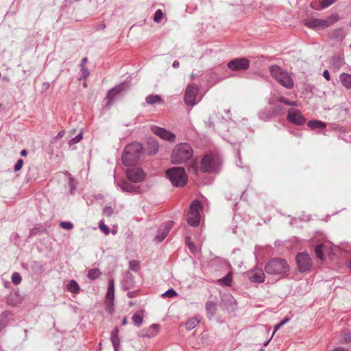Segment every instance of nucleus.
<instances>
[{
  "mask_svg": "<svg viewBox=\"0 0 351 351\" xmlns=\"http://www.w3.org/2000/svg\"><path fill=\"white\" fill-rule=\"evenodd\" d=\"M3 80H5V81H9V78L7 76H3Z\"/></svg>",
  "mask_w": 351,
  "mask_h": 351,
  "instance_id": "62",
  "label": "nucleus"
},
{
  "mask_svg": "<svg viewBox=\"0 0 351 351\" xmlns=\"http://www.w3.org/2000/svg\"><path fill=\"white\" fill-rule=\"evenodd\" d=\"M121 190L123 192L138 193L139 192V186L134 185L129 182V180H123L118 184Z\"/></svg>",
  "mask_w": 351,
  "mask_h": 351,
  "instance_id": "16",
  "label": "nucleus"
},
{
  "mask_svg": "<svg viewBox=\"0 0 351 351\" xmlns=\"http://www.w3.org/2000/svg\"><path fill=\"white\" fill-rule=\"evenodd\" d=\"M20 154H27V151L25 149H23V150L21 151Z\"/></svg>",
  "mask_w": 351,
  "mask_h": 351,
  "instance_id": "63",
  "label": "nucleus"
},
{
  "mask_svg": "<svg viewBox=\"0 0 351 351\" xmlns=\"http://www.w3.org/2000/svg\"><path fill=\"white\" fill-rule=\"evenodd\" d=\"M123 164L126 167H134L138 164L139 155H121Z\"/></svg>",
  "mask_w": 351,
  "mask_h": 351,
  "instance_id": "17",
  "label": "nucleus"
},
{
  "mask_svg": "<svg viewBox=\"0 0 351 351\" xmlns=\"http://www.w3.org/2000/svg\"><path fill=\"white\" fill-rule=\"evenodd\" d=\"M186 245H187L189 250L192 253L195 254L197 251V248L195 246V245L190 241L189 238H186Z\"/></svg>",
  "mask_w": 351,
  "mask_h": 351,
  "instance_id": "39",
  "label": "nucleus"
},
{
  "mask_svg": "<svg viewBox=\"0 0 351 351\" xmlns=\"http://www.w3.org/2000/svg\"><path fill=\"white\" fill-rule=\"evenodd\" d=\"M146 102L148 104L153 105L162 101V98L158 95H149L146 97Z\"/></svg>",
  "mask_w": 351,
  "mask_h": 351,
  "instance_id": "28",
  "label": "nucleus"
},
{
  "mask_svg": "<svg viewBox=\"0 0 351 351\" xmlns=\"http://www.w3.org/2000/svg\"><path fill=\"white\" fill-rule=\"evenodd\" d=\"M11 279L12 283L14 285H19L22 280L21 275L17 272H14L12 274Z\"/></svg>",
  "mask_w": 351,
  "mask_h": 351,
  "instance_id": "37",
  "label": "nucleus"
},
{
  "mask_svg": "<svg viewBox=\"0 0 351 351\" xmlns=\"http://www.w3.org/2000/svg\"><path fill=\"white\" fill-rule=\"evenodd\" d=\"M128 88L129 86L128 84L124 82L110 89L106 96V104L108 106L110 105L117 95L121 94L122 92L125 91Z\"/></svg>",
  "mask_w": 351,
  "mask_h": 351,
  "instance_id": "11",
  "label": "nucleus"
},
{
  "mask_svg": "<svg viewBox=\"0 0 351 351\" xmlns=\"http://www.w3.org/2000/svg\"><path fill=\"white\" fill-rule=\"evenodd\" d=\"M60 227L63 229L71 230L73 228V223L69 221H62L60 223Z\"/></svg>",
  "mask_w": 351,
  "mask_h": 351,
  "instance_id": "42",
  "label": "nucleus"
},
{
  "mask_svg": "<svg viewBox=\"0 0 351 351\" xmlns=\"http://www.w3.org/2000/svg\"><path fill=\"white\" fill-rule=\"evenodd\" d=\"M166 174L175 186H184L187 182V176L183 167H176L166 171Z\"/></svg>",
  "mask_w": 351,
  "mask_h": 351,
  "instance_id": "4",
  "label": "nucleus"
},
{
  "mask_svg": "<svg viewBox=\"0 0 351 351\" xmlns=\"http://www.w3.org/2000/svg\"><path fill=\"white\" fill-rule=\"evenodd\" d=\"M65 132L64 130H61L58 132L56 136L54 137V141H57L58 139L62 138L64 135Z\"/></svg>",
  "mask_w": 351,
  "mask_h": 351,
  "instance_id": "52",
  "label": "nucleus"
},
{
  "mask_svg": "<svg viewBox=\"0 0 351 351\" xmlns=\"http://www.w3.org/2000/svg\"><path fill=\"white\" fill-rule=\"evenodd\" d=\"M338 61L339 62V63H341L343 61V58L341 57L338 58Z\"/></svg>",
  "mask_w": 351,
  "mask_h": 351,
  "instance_id": "64",
  "label": "nucleus"
},
{
  "mask_svg": "<svg viewBox=\"0 0 351 351\" xmlns=\"http://www.w3.org/2000/svg\"><path fill=\"white\" fill-rule=\"evenodd\" d=\"M296 261L298 269L300 272H305L310 270L313 265L310 256L304 252L300 253L297 255Z\"/></svg>",
  "mask_w": 351,
  "mask_h": 351,
  "instance_id": "9",
  "label": "nucleus"
},
{
  "mask_svg": "<svg viewBox=\"0 0 351 351\" xmlns=\"http://www.w3.org/2000/svg\"><path fill=\"white\" fill-rule=\"evenodd\" d=\"M227 300L230 302V310H234L235 308V306H236L235 300H234V298L231 295H228L227 296Z\"/></svg>",
  "mask_w": 351,
  "mask_h": 351,
  "instance_id": "49",
  "label": "nucleus"
},
{
  "mask_svg": "<svg viewBox=\"0 0 351 351\" xmlns=\"http://www.w3.org/2000/svg\"><path fill=\"white\" fill-rule=\"evenodd\" d=\"M128 324V319L126 317H124L122 320L121 324L123 326L126 325Z\"/></svg>",
  "mask_w": 351,
  "mask_h": 351,
  "instance_id": "61",
  "label": "nucleus"
},
{
  "mask_svg": "<svg viewBox=\"0 0 351 351\" xmlns=\"http://www.w3.org/2000/svg\"><path fill=\"white\" fill-rule=\"evenodd\" d=\"M325 248V245L323 244H319L315 247V252L317 258L320 260L324 259V249Z\"/></svg>",
  "mask_w": 351,
  "mask_h": 351,
  "instance_id": "31",
  "label": "nucleus"
},
{
  "mask_svg": "<svg viewBox=\"0 0 351 351\" xmlns=\"http://www.w3.org/2000/svg\"><path fill=\"white\" fill-rule=\"evenodd\" d=\"M67 290L72 293H77L80 290V286L77 282L71 280L66 286Z\"/></svg>",
  "mask_w": 351,
  "mask_h": 351,
  "instance_id": "29",
  "label": "nucleus"
},
{
  "mask_svg": "<svg viewBox=\"0 0 351 351\" xmlns=\"http://www.w3.org/2000/svg\"><path fill=\"white\" fill-rule=\"evenodd\" d=\"M340 81L343 86L348 89H351V75L342 73L339 76Z\"/></svg>",
  "mask_w": 351,
  "mask_h": 351,
  "instance_id": "23",
  "label": "nucleus"
},
{
  "mask_svg": "<svg viewBox=\"0 0 351 351\" xmlns=\"http://www.w3.org/2000/svg\"><path fill=\"white\" fill-rule=\"evenodd\" d=\"M88 62V58L86 57L84 58L82 60L80 67H86V64Z\"/></svg>",
  "mask_w": 351,
  "mask_h": 351,
  "instance_id": "55",
  "label": "nucleus"
},
{
  "mask_svg": "<svg viewBox=\"0 0 351 351\" xmlns=\"http://www.w3.org/2000/svg\"><path fill=\"white\" fill-rule=\"evenodd\" d=\"M193 151L189 143L178 144L173 152V154H193Z\"/></svg>",
  "mask_w": 351,
  "mask_h": 351,
  "instance_id": "20",
  "label": "nucleus"
},
{
  "mask_svg": "<svg viewBox=\"0 0 351 351\" xmlns=\"http://www.w3.org/2000/svg\"><path fill=\"white\" fill-rule=\"evenodd\" d=\"M221 281L223 282V283L226 285H230L231 282H232V277L230 276V274H228L226 275L222 280Z\"/></svg>",
  "mask_w": 351,
  "mask_h": 351,
  "instance_id": "48",
  "label": "nucleus"
},
{
  "mask_svg": "<svg viewBox=\"0 0 351 351\" xmlns=\"http://www.w3.org/2000/svg\"><path fill=\"white\" fill-rule=\"evenodd\" d=\"M271 76L282 86L291 89L293 87V80L291 75L281 67L272 65L269 67Z\"/></svg>",
  "mask_w": 351,
  "mask_h": 351,
  "instance_id": "3",
  "label": "nucleus"
},
{
  "mask_svg": "<svg viewBox=\"0 0 351 351\" xmlns=\"http://www.w3.org/2000/svg\"><path fill=\"white\" fill-rule=\"evenodd\" d=\"M339 20L337 14H332L325 19L308 18L304 21V24L309 28L319 30L330 26Z\"/></svg>",
  "mask_w": 351,
  "mask_h": 351,
  "instance_id": "2",
  "label": "nucleus"
},
{
  "mask_svg": "<svg viewBox=\"0 0 351 351\" xmlns=\"http://www.w3.org/2000/svg\"><path fill=\"white\" fill-rule=\"evenodd\" d=\"M289 106H298V103L296 101H289Z\"/></svg>",
  "mask_w": 351,
  "mask_h": 351,
  "instance_id": "59",
  "label": "nucleus"
},
{
  "mask_svg": "<svg viewBox=\"0 0 351 351\" xmlns=\"http://www.w3.org/2000/svg\"><path fill=\"white\" fill-rule=\"evenodd\" d=\"M125 173L128 180L132 182H141L145 178V173L140 168L128 169Z\"/></svg>",
  "mask_w": 351,
  "mask_h": 351,
  "instance_id": "12",
  "label": "nucleus"
},
{
  "mask_svg": "<svg viewBox=\"0 0 351 351\" xmlns=\"http://www.w3.org/2000/svg\"><path fill=\"white\" fill-rule=\"evenodd\" d=\"M193 155H191L186 160H184V162H186L189 169H192L194 172H196L197 168V160L193 158L192 157Z\"/></svg>",
  "mask_w": 351,
  "mask_h": 351,
  "instance_id": "27",
  "label": "nucleus"
},
{
  "mask_svg": "<svg viewBox=\"0 0 351 351\" xmlns=\"http://www.w3.org/2000/svg\"><path fill=\"white\" fill-rule=\"evenodd\" d=\"M172 225L173 222L169 221L165 223L164 227L160 228L158 230V234L155 237V240L158 242H162L169 232Z\"/></svg>",
  "mask_w": 351,
  "mask_h": 351,
  "instance_id": "15",
  "label": "nucleus"
},
{
  "mask_svg": "<svg viewBox=\"0 0 351 351\" xmlns=\"http://www.w3.org/2000/svg\"><path fill=\"white\" fill-rule=\"evenodd\" d=\"M199 88L194 84H189L185 90L184 101L187 106H195L199 99H197Z\"/></svg>",
  "mask_w": 351,
  "mask_h": 351,
  "instance_id": "7",
  "label": "nucleus"
},
{
  "mask_svg": "<svg viewBox=\"0 0 351 351\" xmlns=\"http://www.w3.org/2000/svg\"><path fill=\"white\" fill-rule=\"evenodd\" d=\"M164 17V14L162 12V11L160 9L157 10L154 14V21L156 22V23H160L162 19H163Z\"/></svg>",
  "mask_w": 351,
  "mask_h": 351,
  "instance_id": "36",
  "label": "nucleus"
},
{
  "mask_svg": "<svg viewBox=\"0 0 351 351\" xmlns=\"http://www.w3.org/2000/svg\"><path fill=\"white\" fill-rule=\"evenodd\" d=\"M99 229L104 232L106 234H108L110 233V230L107 226L104 224L103 221H100L99 224Z\"/></svg>",
  "mask_w": 351,
  "mask_h": 351,
  "instance_id": "43",
  "label": "nucleus"
},
{
  "mask_svg": "<svg viewBox=\"0 0 351 351\" xmlns=\"http://www.w3.org/2000/svg\"><path fill=\"white\" fill-rule=\"evenodd\" d=\"M206 310L208 316L211 318L215 314L217 310L216 304L212 301H207L206 303Z\"/></svg>",
  "mask_w": 351,
  "mask_h": 351,
  "instance_id": "24",
  "label": "nucleus"
},
{
  "mask_svg": "<svg viewBox=\"0 0 351 351\" xmlns=\"http://www.w3.org/2000/svg\"><path fill=\"white\" fill-rule=\"evenodd\" d=\"M23 165V160L22 159H19L17 160L16 165L14 167V170L15 171H19L22 168Z\"/></svg>",
  "mask_w": 351,
  "mask_h": 351,
  "instance_id": "46",
  "label": "nucleus"
},
{
  "mask_svg": "<svg viewBox=\"0 0 351 351\" xmlns=\"http://www.w3.org/2000/svg\"><path fill=\"white\" fill-rule=\"evenodd\" d=\"M308 126L312 130L317 128L324 129L326 127V125L321 121L312 120L308 122Z\"/></svg>",
  "mask_w": 351,
  "mask_h": 351,
  "instance_id": "25",
  "label": "nucleus"
},
{
  "mask_svg": "<svg viewBox=\"0 0 351 351\" xmlns=\"http://www.w3.org/2000/svg\"><path fill=\"white\" fill-rule=\"evenodd\" d=\"M142 151V145L138 142H134L125 146L123 154H141Z\"/></svg>",
  "mask_w": 351,
  "mask_h": 351,
  "instance_id": "18",
  "label": "nucleus"
},
{
  "mask_svg": "<svg viewBox=\"0 0 351 351\" xmlns=\"http://www.w3.org/2000/svg\"><path fill=\"white\" fill-rule=\"evenodd\" d=\"M114 298V280H110L108 285V290L106 293V302L112 304V301Z\"/></svg>",
  "mask_w": 351,
  "mask_h": 351,
  "instance_id": "21",
  "label": "nucleus"
},
{
  "mask_svg": "<svg viewBox=\"0 0 351 351\" xmlns=\"http://www.w3.org/2000/svg\"><path fill=\"white\" fill-rule=\"evenodd\" d=\"M278 100L281 102V103H283L287 106H289V101L288 99H287L286 98H285L284 97H280Z\"/></svg>",
  "mask_w": 351,
  "mask_h": 351,
  "instance_id": "53",
  "label": "nucleus"
},
{
  "mask_svg": "<svg viewBox=\"0 0 351 351\" xmlns=\"http://www.w3.org/2000/svg\"><path fill=\"white\" fill-rule=\"evenodd\" d=\"M69 184H70V186H71V193H73V183H72V180L70 179L69 180Z\"/></svg>",
  "mask_w": 351,
  "mask_h": 351,
  "instance_id": "60",
  "label": "nucleus"
},
{
  "mask_svg": "<svg viewBox=\"0 0 351 351\" xmlns=\"http://www.w3.org/2000/svg\"><path fill=\"white\" fill-rule=\"evenodd\" d=\"M333 36L334 37H340V38H343L344 36V34H343V31L342 29H335L334 32H333Z\"/></svg>",
  "mask_w": 351,
  "mask_h": 351,
  "instance_id": "47",
  "label": "nucleus"
},
{
  "mask_svg": "<svg viewBox=\"0 0 351 351\" xmlns=\"http://www.w3.org/2000/svg\"><path fill=\"white\" fill-rule=\"evenodd\" d=\"M32 267L38 272H42L43 271V265L37 262L34 263Z\"/></svg>",
  "mask_w": 351,
  "mask_h": 351,
  "instance_id": "51",
  "label": "nucleus"
},
{
  "mask_svg": "<svg viewBox=\"0 0 351 351\" xmlns=\"http://www.w3.org/2000/svg\"><path fill=\"white\" fill-rule=\"evenodd\" d=\"M221 165L219 155H204L201 160V168L204 172H218Z\"/></svg>",
  "mask_w": 351,
  "mask_h": 351,
  "instance_id": "5",
  "label": "nucleus"
},
{
  "mask_svg": "<svg viewBox=\"0 0 351 351\" xmlns=\"http://www.w3.org/2000/svg\"><path fill=\"white\" fill-rule=\"evenodd\" d=\"M173 67L174 69H178L180 66V63L178 60H175L173 62Z\"/></svg>",
  "mask_w": 351,
  "mask_h": 351,
  "instance_id": "56",
  "label": "nucleus"
},
{
  "mask_svg": "<svg viewBox=\"0 0 351 351\" xmlns=\"http://www.w3.org/2000/svg\"><path fill=\"white\" fill-rule=\"evenodd\" d=\"M118 333H119V330L117 328H115L111 332V335H110V339H111L114 351H119V348L120 346V339L119 338Z\"/></svg>",
  "mask_w": 351,
  "mask_h": 351,
  "instance_id": "22",
  "label": "nucleus"
},
{
  "mask_svg": "<svg viewBox=\"0 0 351 351\" xmlns=\"http://www.w3.org/2000/svg\"><path fill=\"white\" fill-rule=\"evenodd\" d=\"M150 130L152 133L164 141L169 142L176 141V134L164 128H161L157 125H151Z\"/></svg>",
  "mask_w": 351,
  "mask_h": 351,
  "instance_id": "8",
  "label": "nucleus"
},
{
  "mask_svg": "<svg viewBox=\"0 0 351 351\" xmlns=\"http://www.w3.org/2000/svg\"><path fill=\"white\" fill-rule=\"evenodd\" d=\"M337 0H322L321 5L323 8H326L334 3Z\"/></svg>",
  "mask_w": 351,
  "mask_h": 351,
  "instance_id": "44",
  "label": "nucleus"
},
{
  "mask_svg": "<svg viewBox=\"0 0 351 351\" xmlns=\"http://www.w3.org/2000/svg\"><path fill=\"white\" fill-rule=\"evenodd\" d=\"M249 280L252 282L261 283L265 281V275L262 269L254 267L247 273Z\"/></svg>",
  "mask_w": 351,
  "mask_h": 351,
  "instance_id": "14",
  "label": "nucleus"
},
{
  "mask_svg": "<svg viewBox=\"0 0 351 351\" xmlns=\"http://www.w3.org/2000/svg\"><path fill=\"white\" fill-rule=\"evenodd\" d=\"M177 295V292L173 289H169L162 294L164 298H173Z\"/></svg>",
  "mask_w": 351,
  "mask_h": 351,
  "instance_id": "38",
  "label": "nucleus"
},
{
  "mask_svg": "<svg viewBox=\"0 0 351 351\" xmlns=\"http://www.w3.org/2000/svg\"><path fill=\"white\" fill-rule=\"evenodd\" d=\"M323 77L328 81L330 80V73L328 70H324L323 72Z\"/></svg>",
  "mask_w": 351,
  "mask_h": 351,
  "instance_id": "54",
  "label": "nucleus"
},
{
  "mask_svg": "<svg viewBox=\"0 0 351 351\" xmlns=\"http://www.w3.org/2000/svg\"><path fill=\"white\" fill-rule=\"evenodd\" d=\"M287 120L296 125H302L306 122V119L303 117L302 112L295 108H290L288 110Z\"/></svg>",
  "mask_w": 351,
  "mask_h": 351,
  "instance_id": "10",
  "label": "nucleus"
},
{
  "mask_svg": "<svg viewBox=\"0 0 351 351\" xmlns=\"http://www.w3.org/2000/svg\"><path fill=\"white\" fill-rule=\"evenodd\" d=\"M249 66V60L244 58L234 59L228 64V67L232 71L246 70Z\"/></svg>",
  "mask_w": 351,
  "mask_h": 351,
  "instance_id": "13",
  "label": "nucleus"
},
{
  "mask_svg": "<svg viewBox=\"0 0 351 351\" xmlns=\"http://www.w3.org/2000/svg\"><path fill=\"white\" fill-rule=\"evenodd\" d=\"M139 263L136 261H131L129 263V268L132 271H136L138 268Z\"/></svg>",
  "mask_w": 351,
  "mask_h": 351,
  "instance_id": "40",
  "label": "nucleus"
},
{
  "mask_svg": "<svg viewBox=\"0 0 351 351\" xmlns=\"http://www.w3.org/2000/svg\"><path fill=\"white\" fill-rule=\"evenodd\" d=\"M158 324H152L148 328L143 330L141 336L143 337L152 338L158 333Z\"/></svg>",
  "mask_w": 351,
  "mask_h": 351,
  "instance_id": "19",
  "label": "nucleus"
},
{
  "mask_svg": "<svg viewBox=\"0 0 351 351\" xmlns=\"http://www.w3.org/2000/svg\"><path fill=\"white\" fill-rule=\"evenodd\" d=\"M113 213V210L110 206H106L103 209V213L107 217H110Z\"/></svg>",
  "mask_w": 351,
  "mask_h": 351,
  "instance_id": "45",
  "label": "nucleus"
},
{
  "mask_svg": "<svg viewBox=\"0 0 351 351\" xmlns=\"http://www.w3.org/2000/svg\"><path fill=\"white\" fill-rule=\"evenodd\" d=\"M200 209L201 205L199 202L197 200L193 201L190 206L187 217V223L189 226L196 227L199 225L200 220L199 211Z\"/></svg>",
  "mask_w": 351,
  "mask_h": 351,
  "instance_id": "6",
  "label": "nucleus"
},
{
  "mask_svg": "<svg viewBox=\"0 0 351 351\" xmlns=\"http://www.w3.org/2000/svg\"><path fill=\"white\" fill-rule=\"evenodd\" d=\"M82 137H83V132L82 131H80V132L76 135L74 138H72L69 142V145L70 147L75 145L76 143H78L80 141H82Z\"/></svg>",
  "mask_w": 351,
  "mask_h": 351,
  "instance_id": "34",
  "label": "nucleus"
},
{
  "mask_svg": "<svg viewBox=\"0 0 351 351\" xmlns=\"http://www.w3.org/2000/svg\"><path fill=\"white\" fill-rule=\"evenodd\" d=\"M80 76L79 77V80L82 81H86L90 75V71L87 67H80Z\"/></svg>",
  "mask_w": 351,
  "mask_h": 351,
  "instance_id": "33",
  "label": "nucleus"
},
{
  "mask_svg": "<svg viewBox=\"0 0 351 351\" xmlns=\"http://www.w3.org/2000/svg\"><path fill=\"white\" fill-rule=\"evenodd\" d=\"M148 145L151 149L152 152L156 153L158 151V144L155 139H149L148 141Z\"/></svg>",
  "mask_w": 351,
  "mask_h": 351,
  "instance_id": "35",
  "label": "nucleus"
},
{
  "mask_svg": "<svg viewBox=\"0 0 351 351\" xmlns=\"http://www.w3.org/2000/svg\"><path fill=\"white\" fill-rule=\"evenodd\" d=\"M132 320L136 326H140L143 324V317L139 313H135L132 317Z\"/></svg>",
  "mask_w": 351,
  "mask_h": 351,
  "instance_id": "32",
  "label": "nucleus"
},
{
  "mask_svg": "<svg viewBox=\"0 0 351 351\" xmlns=\"http://www.w3.org/2000/svg\"><path fill=\"white\" fill-rule=\"evenodd\" d=\"M344 340L346 341H351V334H347L345 335Z\"/></svg>",
  "mask_w": 351,
  "mask_h": 351,
  "instance_id": "57",
  "label": "nucleus"
},
{
  "mask_svg": "<svg viewBox=\"0 0 351 351\" xmlns=\"http://www.w3.org/2000/svg\"><path fill=\"white\" fill-rule=\"evenodd\" d=\"M332 351H348L346 348H337L335 350H333Z\"/></svg>",
  "mask_w": 351,
  "mask_h": 351,
  "instance_id": "58",
  "label": "nucleus"
},
{
  "mask_svg": "<svg viewBox=\"0 0 351 351\" xmlns=\"http://www.w3.org/2000/svg\"><path fill=\"white\" fill-rule=\"evenodd\" d=\"M181 155H171V162L174 163H181L182 162V158L180 159V156Z\"/></svg>",
  "mask_w": 351,
  "mask_h": 351,
  "instance_id": "50",
  "label": "nucleus"
},
{
  "mask_svg": "<svg viewBox=\"0 0 351 351\" xmlns=\"http://www.w3.org/2000/svg\"><path fill=\"white\" fill-rule=\"evenodd\" d=\"M265 271L269 275L279 276L281 278L289 274V266L285 260L277 258L266 263Z\"/></svg>",
  "mask_w": 351,
  "mask_h": 351,
  "instance_id": "1",
  "label": "nucleus"
},
{
  "mask_svg": "<svg viewBox=\"0 0 351 351\" xmlns=\"http://www.w3.org/2000/svg\"><path fill=\"white\" fill-rule=\"evenodd\" d=\"M101 273L97 268H93L88 271V278L90 280H95L101 276Z\"/></svg>",
  "mask_w": 351,
  "mask_h": 351,
  "instance_id": "30",
  "label": "nucleus"
},
{
  "mask_svg": "<svg viewBox=\"0 0 351 351\" xmlns=\"http://www.w3.org/2000/svg\"><path fill=\"white\" fill-rule=\"evenodd\" d=\"M289 320V319L287 317V318L283 319L280 322H279L278 324H276L274 327L273 333H275L280 327H282L287 322H288Z\"/></svg>",
  "mask_w": 351,
  "mask_h": 351,
  "instance_id": "41",
  "label": "nucleus"
},
{
  "mask_svg": "<svg viewBox=\"0 0 351 351\" xmlns=\"http://www.w3.org/2000/svg\"><path fill=\"white\" fill-rule=\"evenodd\" d=\"M199 322V318L197 316L189 319L185 324L186 329L191 330L195 328V326Z\"/></svg>",
  "mask_w": 351,
  "mask_h": 351,
  "instance_id": "26",
  "label": "nucleus"
}]
</instances>
